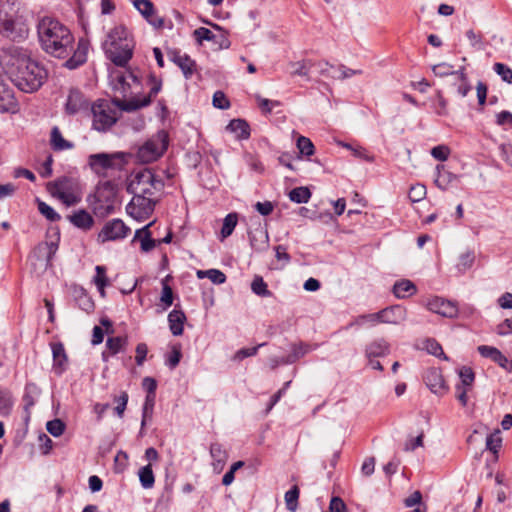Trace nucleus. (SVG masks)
<instances>
[{"instance_id": "f257e3e1", "label": "nucleus", "mask_w": 512, "mask_h": 512, "mask_svg": "<svg viewBox=\"0 0 512 512\" xmlns=\"http://www.w3.org/2000/svg\"><path fill=\"white\" fill-rule=\"evenodd\" d=\"M37 36L45 53L55 58L67 59V68L75 69L86 61V43L80 40L75 48L72 32L58 19L50 16L41 17L37 23Z\"/></svg>"}, {"instance_id": "f03ea898", "label": "nucleus", "mask_w": 512, "mask_h": 512, "mask_svg": "<svg viewBox=\"0 0 512 512\" xmlns=\"http://www.w3.org/2000/svg\"><path fill=\"white\" fill-rule=\"evenodd\" d=\"M7 74L10 81L26 93L37 91L48 77L45 67L25 54L12 59Z\"/></svg>"}, {"instance_id": "7ed1b4c3", "label": "nucleus", "mask_w": 512, "mask_h": 512, "mask_svg": "<svg viewBox=\"0 0 512 512\" xmlns=\"http://www.w3.org/2000/svg\"><path fill=\"white\" fill-rule=\"evenodd\" d=\"M105 54L116 66L124 67L132 58L134 40L126 27L115 26L103 43Z\"/></svg>"}, {"instance_id": "20e7f679", "label": "nucleus", "mask_w": 512, "mask_h": 512, "mask_svg": "<svg viewBox=\"0 0 512 512\" xmlns=\"http://www.w3.org/2000/svg\"><path fill=\"white\" fill-rule=\"evenodd\" d=\"M139 82L136 76L131 73L117 75L113 80V90L122 98L115 97L113 102L122 111L132 112L150 104L149 97L132 96L136 93Z\"/></svg>"}, {"instance_id": "39448f33", "label": "nucleus", "mask_w": 512, "mask_h": 512, "mask_svg": "<svg viewBox=\"0 0 512 512\" xmlns=\"http://www.w3.org/2000/svg\"><path fill=\"white\" fill-rule=\"evenodd\" d=\"M164 187L163 181L150 169L137 172L128 184L127 190L135 196L154 197Z\"/></svg>"}, {"instance_id": "423d86ee", "label": "nucleus", "mask_w": 512, "mask_h": 512, "mask_svg": "<svg viewBox=\"0 0 512 512\" xmlns=\"http://www.w3.org/2000/svg\"><path fill=\"white\" fill-rule=\"evenodd\" d=\"M116 189L114 185L106 181L97 186L96 191L89 203L93 212L98 217H106L114 212L116 203Z\"/></svg>"}, {"instance_id": "0eeeda50", "label": "nucleus", "mask_w": 512, "mask_h": 512, "mask_svg": "<svg viewBox=\"0 0 512 512\" xmlns=\"http://www.w3.org/2000/svg\"><path fill=\"white\" fill-rule=\"evenodd\" d=\"M92 126L97 131H106L117 121V110L106 100H97L91 107Z\"/></svg>"}, {"instance_id": "6e6552de", "label": "nucleus", "mask_w": 512, "mask_h": 512, "mask_svg": "<svg viewBox=\"0 0 512 512\" xmlns=\"http://www.w3.org/2000/svg\"><path fill=\"white\" fill-rule=\"evenodd\" d=\"M167 146V134L164 131L158 132L138 149L137 157L144 163L153 162L162 156L167 149Z\"/></svg>"}, {"instance_id": "1a4fd4ad", "label": "nucleus", "mask_w": 512, "mask_h": 512, "mask_svg": "<svg viewBox=\"0 0 512 512\" xmlns=\"http://www.w3.org/2000/svg\"><path fill=\"white\" fill-rule=\"evenodd\" d=\"M0 33L12 41L19 42L27 38L29 28L22 17L0 13Z\"/></svg>"}, {"instance_id": "9d476101", "label": "nucleus", "mask_w": 512, "mask_h": 512, "mask_svg": "<svg viewBox=\"0 0 512 512\" xmlns=\"http://www.w3.org/2000/svg\"><path fill=\"white\" fill-rule=\"evenodd\" d=\"M49 191L51 195L59 199L67 207L74 206L80 202L75 185L68 178H62L50 185Z\"/></svg>"}, {"instance_id": "9b49d317", "label": "nucleus", "mask_w": 512, "mask_h": 512, "mask_svg": "<svg viewBox=\"0 0 512 512\" xmlns=\"http://www.w3.org/2000/svg\"><path fill=\"white\" fill-rule=\"evenodd\" d=\"M156 199L148 196H135L126 206L127 213L134 219H147L154 211Z\"/></svg>"}, {"instance_id": "f8f14e48", "label": "nucleus", "mask_w": 512, "mask_h": 512, "mask_svg": "<svg viewBox=\"0 0 512 512\" xmlns=\"http://www.w3.org/2000/svg\"><path fill=\"white\" fill-rule=\"evenodd\" d=\"M122 164V153H98L89 156V165L91 169L97 174H102L108 169L120 168Z\"/></svg>"}, {"instance_id": "ddd939ff", "label": "nucleus", "mask_w": 512, "mask_h": 512, "mask_svg": "<svg viewBox=\"0 0 512 512\" xmlns=\"http://www.w3.org/2000/svg\"><path fill=\"white\" fill-rule=\"evenodd\" d=\"M129 232L130 228L121 219H112L103 226L97 239L101 243L116 241L124 239Z\"/></svg>"}, {"instance_id": "4468645a", "label": "nucleus", "mask_w": 512, "mask_h": 512, "mask_svg": "<svg viewBox=\"0 0 512 512\" xmlns=\"http://www.w3.org/2000/svg\"><path fill=\"white\" fill-rule=\"evenodd\" d=\"M429 311L447 318H455L458 315L456 303L444 298L434 296L429 298L426 303Z\"/></svg>"}, {"instance_id": "2eb2a0df", "label": "nucleus", "mask_w": 512, "mask_h": 512, "mask_svg": "<svg viewBox=\"0 0 512 512\" xmlns=\"http://www.w3.org/2000/svg\"><path fill=\"white\" fill-rule=\"evenodd\" d=\"M424 382L428 389L436 395L442 396L448 391L442 373L438 368L428 369L424 375Z\"/></svg>"}, {"instance_id": "dca6fc26", "label": "nucleus", "mask_w": 512, "mask_h": 512, "mask_svg": "<svg viewBox=\"0 0 512 512\" xmlns=\"http://www.w3.org/2000/svg\"><path fill=\"white\" fill-rule=\"evenodd\" d=\"M133 5L153 27L163 26V19L155 14L154 5L150 0H134Z\"/></svg>"}, {"instance_id": "f3484780", "label": "nucleus", "mask_w": 512, "mask_h": 512, "mask_svg": "<svg viewBox=\"0 0 512 512\" xmlns=\"http://www.w3.org/2000/svg\"><path fill=\"white\" fill-rule=\"evenodd\" d=\"M380 312L381 323L386 324H401L406 320L407 311L400 305H393L382 309Z\"/></svg>"}, {"instance_id": "a211bd4d", "label": "nucleus", "mask_w": 512, "mask_h": 512, "mask_svg": "<svg viewBox=\"0 0 512 512\" xmlns=\"http://www.w3.org/2000/svg\"><path fill=\"white\" fill-rule=\"evenodd\" d=\"M53 356V370L57 375H61L67 369L68 358L64 346L60 342L51 343Z\"/></svg>"}, {"instance_id": "6ab92c4d", "label": "nucleus", "mask_w": 512, "mask_h": 512, "mask_svg": "<svg viewBox=\"0 0 512 512\" xmlns=\"http://www.w3.org/2000/svg\"><path fill=\"white\" fill-rule=\"evenodd\" d=\"M67 220L76 228L83 231L90 230L94 225V219L85 209H78L67 216Z\"/></svg>"}, {"instance_id": "aec40b11", "label": "nucleus", "mask_w": 512, "mask_h": 512, "mask_svg": "<svg viewBox=\"0 0 512 512\" xmlns=\"http://www.w3.org/2000/svg\"><path fill=\"white\" fill-rule=\"evenodd\" d=\"M13 104V90L10 88L5 78L4 70L0 66V110L7 111Z\"/></svg>"}, {"instance_id": "412c9836", "label": "nucleus", "mask_w": 512, "mask_h": 512, "mask_svg": "<svg viewBox=\"0 0 512 512\" xmlns=\"http://www.w3.org/2000/svg\"><path fill=\"white\" fill-rule=\"evenodd\" d=\"M453 86L456 88L457 93L462 97H466L472 90V86L469 82L466 68L464 66H461L455 71Z\"/></svg>"}, {"instance_id": "4be33fe9", "label": "nucleus", "mask_w": 512, "mask_h": 512, "mask_svg": "<svg viewBox=\"0 0 512 512\" xmlns=\"http://www.w3.org/2000/svg\"><path fill=\"white\" fill-rule=\"evenodd\" d=\"M172 61L181 69L186 79L192 77L196 70V63L187 54L175 53Z\"/></svg>"}, {"instance_id": "5701e85b", "label": "nucleus", "mask_w": 512, "mask_h": 512, "mask_svg": "<svg viewBox=\"0 0 512 512\" xmlns=\"http://www.w3.org/2000/svg\"><path fill=\"white\" fill-rule=\"evenodd\" d=\"M436 171L435 185L441 190L448 189L449 186L459 179L458 175L446 170L443 165H437Z\"/></svg>"}, {"instance_id": "b1692460", "label": "nucleus", "mask_w": 512, "mask_h": 512, "mask_svg": "<svg viewBox=\"0 0 512 512\" xmlns=\"http://www.w3.org/2000/svg\"><path fill=\"white\" fill-rule=\"evenodd\" d=\"M478 352L482 357L490 358L502 368H506L508 359L503 353L495 347L481 345L477 348Z\"/></svg>"}, {"instance_id": "393cba45", "label": "nucleus", "mask_w": 512, "mask_h": 512, "mask_svg": "<svg viewBox=\"0 0 512 512\" xmlns=\"http://www.w3.org/2000/svg\"><path fill=\"white\" fill-rule=\"evenodd\" d=\"M367 358L383 357L390 353V345L384 339H377L367 345L365 350Z\"/></svg>"}, {"instance_id": "a878e982", "label": "nucleus", "mask_w": 512, "mask_h": 512, "mask_svg": "<svg viewBox=\"0 0 512 512\" xmlns=\"http://www.w3.org/2000/svg\"><path fill=\"white\" fill-rule=\"evenodd\" d=\"M315 61L311 59H305L296 62H290L289 67L291 68V76H300L306 80H310V71L314 67Z\"/></svg>"}, {"instance_id": "bb28decb", "label": "nucleus", "mask_w": 512, "mask_h": 512, "mask_svg": "<svg viewBox=\"0 0 512 512\" xmlns=\"http://www.w3.org/2000/svg\"><path fill=\"white\" fill-rule=\"evenodd\" d=\"M185 320L186 316L181 310L174 309L169 313V329L174 336L182 335Z\"/></svg>"}, {"instance_id": "cd10ccee", "label": "nucleus", "mask_w": 512, "mask_h": 512, "mask_svg": "<svg viewBox=\"0 0 512 512\" xmlns=\"http://www.w3.org/2000/svg\"><path fill=\"white\" fill-rule=\"evenodd\" d=\"M154 222H150L148 225L141 229H138L135 233L134 240H139L141 243V249L144 252L151 251L156 246V241L152 239L149 228Z\"/></svg>"}, {"instance_id": "c85d7f7f", "label": "nucleus", "mask_w": 512, "mask_h": 512, "mask_svg": "<svg viewBox=\"0 0 512 512\" xmlns=\"http://www.w3.org/2000/svg\"><path fill=\"white\" fill-rule=\"evenodd\" d=\"M210 454L213 459V467L215 471H221L228 458L227 452L223 449L219 443H213L210 446Z\"/></svg>"}, {"instance_id": "c756f323", "label": "nucleus", "mask_w": 512, "mask_h": 512, "mask_svg": "<svg viewBox=\"0 0 512 512\" xmlns=\"http://www.w3.org/2000/svg\"><path fill=\"white\" fill-rule=\"evenodd\" d=\"M87 105V101L84 99L83 95L79 91H70L66 103V109L69 113L74 114L82 108H86Z\"/></svg>"}, {"instance_id": "7c9ffc66", "label": "nucleus", "mask_w": 512, "mask_h": 512, "mask_svg": "<svg viewBox=\"0 0 512 512\" xmlns=\"http://www.w3.org/2000/svg\"><path fill=\"white\" fill-rule=\"evenodd\" d=\"M417 291L413 282L407 279L397 281L393 286V293L397 298H406L412 296Z\"/></svg>"}, {"instance_id": "2f4dec72", "label": "nucleus", "mask_w": 512, "mask_h": 512, "mask_svg": "<svg viewBox=\"0 0 512 512\" xmlns=\"http://www.w3.org/2000/svg\"><path fill=\"white\" fill-rule=\"evenodd\" d=\"M227 130L234 133L237 139H248L250 136V128L248 123L242 119H233L227 125Z\"/></svg>"}, {"instance_id": "473e14b6", "label": "nucleus", "mask_w": 512, "mask_h": 512, "mask_svg": "<svg viewBox=\"0 0 512 512\" xmlns=\"http://www.w3.org/2000/svg\"><path fill=\"white\" fill-rule=\"evenodd\" d=\"M50 142L52 148L56 151H63L73 147L71 142L63 138L62 133L57 126H54L51 130Z\"/></svg>"}, {"instance_id": "72a5a7b5", "label": "nucleus", "mask_w": 512, "mask_h": 512, "mask_svg": "<svg viewBox=\"0 0 512 512\" xmlns=\"http://www.w3.org/2000/svg\"><path fill=\"white\" fill-rule=\"evenodd\" d=\"M269 236L267 230L257 229L250 236L251 246L256 251H263L268 247Z\"/></svg>"}, {"instance_id": "f704fd0d", "label": "nucleus", "mask_w": 512, "mask_h": 512, "mask_svg": "<svg viewBox=\"0 0 512 512\" xmlns=\"http://www.w3.org/2000/svg\"><path fill=\"white\" fill-rule=\"evenodd\" d=\"M57 250L58 243L53 241L40 243L35 249L36 253H38L39 256L45 257L46 265H50Z\"/></svg>"}, {"instance_id": "c9c22d12", "label": "nucleus", "mask_w": 512, "mask_h": 512, "mask_svg": "<svg viewBox=\"0 0 512 512\" xmlns=\"http://www.w3.org/2000/svg\"><path fill=\"white\" fill-rule=\"evenodd\" d=\"M310 351V346L300 343L298 345H293L292 352L285 358H282V364H293L300 358L304 357Z\"/></svg>"}, {"instance_id": "e433bc0d", "label": "nucleus", "mask_w": 512, "mask_h": 512, "mask_svg": "<svg viewBox=\"0 0 512 512\" xmlns=\"http://www.w3.org/2000/svg\"><path fill=\"white\" fill-rule=\"evenodd\" d=\"M475 262V253L472 250H467L461 253L458 257L456 269L460 273H465L469 270Z\"/></svg>"}, {"instance_id": "4c0bfd02", "label": "nucleus", "mask_w": 512, "mask_h": 512, "mask_svg": "<svg viewBox=\"0 0 512 512\" xmlns=\"http://www.w3.org/2000/svg\"><path fill=\"white\" fill-rule=\"evenodd\" d=\"M288 196L292 202L297 204L307 203L311 198V191L308 187H296L289 192Z\"/></svg>"}, {"instance_id": "58836bf2", "label": "nucleus", "mask_w": 512, "mask_h": 512, "mask_svg": "<svg viewBox=\"0 0 512 512\" xmlns=\"http://www.w3.org/2000/svg\"><path fill=\"white\" fill-rule=\"evenodd\" d=\"M96 275L94 276V283L102 297L105 296V287L109 285V280L106 276V268L104 266H96Z\"/></svg>"}, {"instance_id": "ea45409f", "label": "nucleus", "mask_w": 512, "mask_h": 512, "mask_svg": "<svg viewBox=\"0 0 512 512\" xmlns=\"http://www.w3.org/2000/svg\"><path fill=\"white\" fill-rule=\"evenodd\" d=\"M154 403H155V395H147L145 398L143 408H142V420H141V430H140L141 435L143 434V429L147 423V420L152 418Z\"/></svg>"}, {"instance_id": "a19ab883", "label": "nucleus", "mask_w": 512, "mask_h": 512, "mask_svg": "<svg viewBox=\"0 0 512 512\" xmlns=\"http://www.w3.org/2000/svg\"><path fill=\"white\" fill-rule=\"evenodd\" d=\"M237 221L238 217L236 213H229L228 215H226V217L223 220V225L221 229V240H224L233 233L237 225Z\"/></svg>"}, {"instance_id": "79ce46f5", "label": "nucleus", "mask_w": 512, "mask_h": 512, "mask_svg": "<svg viewBox=\"0 0 512 512\" xmlns=\"http://www.w3.org/2000/svg\"><path fill=\"white\" fill-rule=\"evenodd\" d=\"M139 480L143 488L149 489L152 488L155 482L153 470L151 464H148L142 467L139 470Z\"/></svg>"}, {"instance_id": "37998d69", "label": "nucleus", "mask_w": 512, "mask_h": 512, "mask_svg": "<svg viewBox=\"0 0 512 512\" xmlns=\"http://www.w3.org/2000/svg\"><path fill=\"white\" fill-rule=\"evenodd\" d=\"M365 323H371L372 325H374L376 323H381L380 312L366 314V315H360L353 322L349 323L345 327V329L348 330L351 327H353L354 325L362 326Z\"/></svg>"}, {"instance_id": "c03bdc74", "label": "nucleus", "mask_w": 512, "mask_h": 512, "mask_svg": "<svg viewBox=\"0 0 512 512\" xmlns=\"http://www.w3.org/2000/svg\"><path fill=\"white\" fill-rule=\"evenodd\" d=\"M37 206L39 212L49 221L56 222L61 219V216L47 203L40 200L39 198L36 199Z\"/></svg>"}, {"instance_id": "a18cd8bd", "label": "nucleus", "mask_w": 512, "mask_h": 512, "mask_svg": "<svg viewBox=\"0 0 512 512\" xmlns=\"http://www.w3.org/2000/svg\"><path fill=\"white\" fill-rule=\"evenodd\" d=\"M299 494L300 491L297 485H294L285 493V504L289 511L295 512L297 510Z\"/></svg>"}, {"instance_id": "49530a36", "label": "nucleus", "mask_w": 512, "mask_h": 512, "mask_svg": "<svg viewBox=\"0 0 512 512\" xmlns=\"http://www.w3.org/2000/svg\"><path fill=\"white\" fill-rule=\"evenodd\" d=\"M296 146L299 150V153L303 156L309 157L314 154V144L309 138L305 136L298 137Z\"/></svg>"}, {"instance_id": "de8ad7c7", "label": "nucleus", "mask_w": 512, "mask_h": 512, "mask_svg": "<svg viewBox=\"0 0 512 512\" xmlns=\"http://www.w3.org/2000/svg\"><path fill=\"white\" fill-rule=\"evenodd\" d=\"M13 407V399L9 392L0 391V416L6 417Z\"/></svg>"}, {"instance_id": "09e8293b", "label": "nucleus", "mask_w": 512, "mask_h": 512, "mask_svg": "<svg viewBox=\"0 0 512 512\" xmlns=\"http://www.w3.org/2000/svg\"><path fill=\"white\" fill-rule=\"evenodd\" d=\"M127 344V339L123 337H109L106 341V347L110 355H115L120 352Z\"/></svg>"}, {"instance_id": "8fccbe9b", "label": "nucleus", "mask_w": 512, "mask_h": 512, "mask_svg": "<svg viewBox=\"0 0 512 512\" xmlns=\"http://www.w3.org/2000/svg\"><path fill=\"white\" fill-rule=\"evenodd\" d=\"M458 374L460 377V383H458L457 385H463L465 387L471 388L475 380V374L472 368L468 366H462L459 369Z\"/></svg>"}, {"instance_id": "3c124183", "label": "nucleus", "mask_w": 512, "mask_h": 512, "mask_svg": "<svg viewBox=\"0 0 512 512\" xmlns=\"http://www.w3.org/2000/svg\"><path fill=\"white\" fill-rule=\"evenodd\" d=\"M251 289L253 293H255L258 296L262 297H268L271 296V292L267 288V284L264 282L263 278L260 276H256L252 283H251Z\"/></svg>"}, {"instance_id": "603ef678", "label": "nucleus", "mask_w": 512, "mask_h": 512, "mask_svg": "<svg viewBox=\"0 0 512 512\" xmlns=\"http://www.w3.org/2000/svg\"><path fill=\"white\" fill-rule=\"evenodd\" d=\"M501 444L502 438L499 430H496L495 432L489 434L486 438V448L494 454L498 452V450L501 447Z\"/></svg>"}, {"instance_id": "864d4df0", "label": "nucleus", "mask_w": 512, "mask_h": 512, "mask_svg": "<svg viewBox=\"0 0 512 512\" xmlns=\"http://www.w3.org/2000/svg\"><path fill=\"white\" fill-rule=\"evenodd\" d=\"M162 293L160 297V303L162 306V310H167L173 304V291L172 288L163 281Z\"/></svg>"}, {"instance_id": "5fc2aeb1", "label": "nucleus", "mask_w": 512, "mask_h": 512, "mask_svg": "<svg viewBox=\"0 0 512 512\" xmlns=\"http://www.w3.org/2000/svg\"><path fill=\"white\" fill-rule=\"evenodd\" d=\"M360 74H362V70H354L344 65H340L339 67H336L335 72H333V75H331V78L343 80Z\"/></svg>"}, {"instance_id": "6e6d98bb", "label": "nucleus", "mask_w": 512, "mask_h": 512, "mask_svg": "<svg viewBox=\"0 0 512 512\" xmlns=\"http://www.w3.org/2000/svg\"><path fill=\"white\" fill-rule=\"evenodd\" d=\"M427 190L423 184H415L410 187L408 197L412 202H419L426 196Z\"/></svg>"}, {"instance_id": "4d7b16f0", "label": "nucleus", "mask_w": 512, "mask_h": 512, "mask_svg": "<svg viewBox=\"0 0 512 512\" xmlns=\"http://www.w3.org/2000/svg\"><path fill=\"white\" fill-rule=\"evenodd\" d=\"M432 71L435 76L438 77H445V76H453L455 77V71L453 70V66L449 63L442 62L439 64H436L432 67Z\"/></svg>"}, {"instance_id": "13d9d810", "label": "nucleus", "mask_w": 512, "mask_h": 512, "mask_svg": "<svg viewBox=\"0 0 512 512\" xmlns=\"http://www.w3.org/2000/svg\"><path fill=\"white\" fill-rule=\"evenodd\" d=\"M493 69L504 82L512 84V69L510 67L503 63H495Z\"/></svg>"}, {"instance_id": "bf43d9fd", "label": "nucleus", "mask_w": 512, "mask_h": 512, "mask_svg": "<svg viewBox=\"0 0 512 512\" xmlns=\"http://www.w3.org/2000/svg\"><path fill=\"white\" fill-rule=\"evenodd\" d=\"M46 429L52 436L59 437L65 430V423L61 419H54L47 422Z\"/></svg>"}, {"instance_id": "052dcab7", "label": "nucleus", "mask_w": 512, "mask_h": 512, "mask_svg": "<svg viewBox=\"0 0 512 512\" xmlns=\"http://www.w3.org/2000/svg\"><path fill=\"white\" fill-rule=\"evenodd\" d=\"M193 36L199 44H202L203 41H215L216 38V35L205 27H200L194 30Z\"/></svg>"}, {"instance_id": "680f3d73", "label": "nucleus", "mask_w": 512, "mask_h": 512, "mask_svg": "<svg viewBox=\"0 0 512 512\" xmlns=\"http://www.w3.org/2000/svg\"><path fill=\"white\" fill-rule=\"evenodd\" d=\"M466 37L473 48L483 50L485 48L483 36L481 33H476L473 29L466 31Z\"/></svg>"}, {"instance_id": "e2e57ef3", "label": "nucleus", "mask_w": 512, "mask_h": 512, "mask_svg": "<svg viewBox=\"0 0 512 512\" xmlns=\"http://www.w3.org/2000/svg\"><path fill=\"white\" fill-rule=\"evenodd\" d=\"M128 398V394L125 391L121 392V394L115 398V402L117 403V405L115 406L114 410L119 418H122L124 415L128 403Z\"/></svg>"}, {"instance_id": "0e129e2a", "label": "nucleus", "mask_w": 512, "mask_h": 512, "mask_svg": "<svg viewBox=\"0 0 512 512\" xmlns=\"http://www.w3.org/2000/svg\"><path fill=\"white\" fill-rule=\"evenodd\" d=\"M181 356L182 354L180 347L173 346L171 353L168 355L166 359V364L171 369H174L179 364Z\"/></svg>"}, {"instance_id": "69168bd1", "label": "nucleus", "mask_w": 512, "mask_h": 512, "mask_svg": "<svg viewBox=\"0 0 512 512\" xmlns=\"http://www.w3.org/2000/svg\"><path fill=\"white\" fill-rule=\"evenodd\" d=\"M213 106L219 109H227L230 103L223 92L216 91L213 95Z\"/></svg>"}, {"instance_id": "338daca9", "label": "nucleus", "mask_w": 512, "mask_h": 512, "mask_svg": "<svg viewBox=\"0 0 512 512\" xmlns=\"http://www.w3.org/2000/svg\"><path fill=\"white\" fill-rule=\"evenodd\" d=\"M450 154V150L445 145H438L432 148L431 155L439 160V161H445L447 160L448 156Z\"/></svg>"}, {"instance_id": "774afa93", "label": "nucleus", "mask_w": 512, "mask_h": 512, "mask_svg": "<svg viewBox=\"0 0 512 512\" xmlns=\"http://www.w3.org/2000/svg\"><path fill=\"white\" fill-rule=\"evenodd\" d=\"M330 512H347V507L340 497H332L329 505Z\"/></svg>"}]
</instances>
